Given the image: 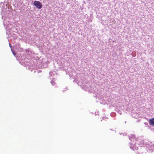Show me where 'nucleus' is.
Wrapping results in <instances>:
<instances>
[{
    "label": "nucleus",
    "mask_w": 154,
    "mask_h": 154,
    "mask_svg": "<svg viewBox=\"0 0 154 154\" xmlns=\"http://www.w3.org/2000/svg\"><path fill=\"white\" fill-rule=\"evenodd\" d=\"M34 5L39 9H41L42 7V4L38 1H35L34 2Z\"/></svg>",
    "instance_id": "1"
},
{
    "label": "nucleus",
    "mask_w": 154,
    "mask_h": 154,
    "mask_svg": "<svg viewBox=\"0 0 154 154\" xmlns=\"http://www.w3.org/2000/svg\"><path fill=\"white\" fill-rule=\"evenodd\" d=\"M149 124L153 126H154V118L150 119L149 121Z\"/></svg>",
    "instance_id": "2"
}]
</instances>
